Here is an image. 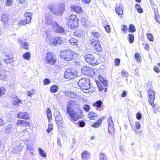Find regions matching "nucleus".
I'll use <instances>...</instances> for the list:
<instances>
[{
  "mask_svg": "<svg viewBox=\"0 0 160 160\" xmlns=\"http://www.w3.org/2000/svg\"><path fill=\"white\" fill-rule=\"evenodd\" d=\"M73 101L70 100L68 102V105L67 107V111L70 116L71 121L74 122L81 118L82 114L80 112H76L74 110L70 107V104L73 103Z\"/></svg>",
  "mask_w": 160,
  "mask_h": 160,
  "instance_id": "f257e3e1",
  "label": "nucleus"
},
{
  "mask_svg": "<svg viewBox=\"0 0 160 160\" xmlns=\"http://www.w3.org/2000/svg\"><path fill=\"white\" fill-rule=\"evenodd\" d=\"M49 8L54 14L59 15L63 13L65 8L64 4L61 3L58 5L53 4L49 6Z\"/></svg>",
  "mask_w": 160,
  "mask_h": 160,
  "instance_id": "f03ea898",
  "label": "nucleus"
},
{
  "mask_svg": "<svg viewBox=\"0 0 160 160\" xmlns=\"http://www.w3.org/2000/svg\"><path fill=\"white\" fill-rule=\"evenodd\" d=\"M79 87L83 90V92H87L88 90L90 87V81L89 79L82 78L78 82Z\"/></svg>",
  "mask_w": 160,
  "mask_h": 160,
  "instance_id": "7ed1b4c3",
  "label": "nucleus"
},
{
  "mask_svg": "<svg viewBox=\"0 0 160 160\" xmlns=\"http://www.w3.org/2000/svg\"><path fill=\"white\" fill-rule=\"evenodd\" d=\"M61 58L66 61H69L73 58V52L71 50H64L61 52L60 54Z\"/></svg>",
  "mask_w": 160,
  "mask_h": 160,
  "instance_id": "20e7f679",
  "label": "nucleus"
},
{
  "mask_svg": "<svg viewBox=\"0 0 160 160\" xmlns=\"http://www.w3.org/2000/svg\"><path fill=\"white\" fill-rule=\"evenodd\" d=\"M83 57L86 61L89 64L94 66L99 63L96 58L92 54L88 53L84 54Z\"/></svg>",
  "mask_w": 160,
  "mask_h": 160,
  "instance_id": "39448f33",
  "label": "nucleus"
},
{
  "mask_svg": "<svg viewBox=\"0 0 160 160\" xmlns=\"http://www.w3.org/2000/svg\"><path fill=\"white\" fill-rule=\"evenodd\" d=\"M46 63L52 65L54 64L56 59L55 56L52 52H48L45 58Z\"/></svg>",
  "mask_w": 160,
  "mask_h": 160,
  "instance_id": "423d86ee",
  "label": "nucleus"
},
{
  "mask_svg": "<svg viewBox=\"0 0 160 160\" xmlns=\"http://www.w3.org/2000/svg\"><path fill=\"white\" fill-rule=\"evenodd\" d=\"M99 42L98 39H94L92 38L90 40L89 42V43L92 45L93 48L98 52H100L102 49Z\"/></svg>",
  "mask_w": 160,
  "mask_h": 160,
  "instance_id": "0eeeda50",
  "label": "nucleus"
},
{
  "mask_svg": "<svg viewBox=\"0 0 160 160\" xmlns=\"http://www.w3.org/2000/svg\"><path fill=\"white\" fill-rule=\"evenodd\" d=\"M78 75V73L76 72H72L71 68L67 69L64 72V77L67 79H72Z\"/></svg>",
  "mask_w": 160,
  "mask_h": 160,
  "instance_id": "6e6552de",
  "label": "nucleus"
},
{
  "mask_svg": "<svg viewBox=\"0 0 160 160\" xmlns=\"http://www.w3.org/2000/svg\"><path fill=\"white\" fill-rule=\"evenodd\" d=\"M50 43L55 46L57 45L62 44L63 43L62 38L61 37L56 36L49 40Z\"/></svg>",
  "mask_w": 160,
  "mask_h": 160,
  "instance_id": "1a4fd4ad",
  "label": "nucleus"
},
{
  "mask_svg": "<svg viewBox=\"0 0 160 160\" xmlns=\"http://www.w3.org/2000/svg\"><path fill=\"white\" fill-rule=\"evenodd\" d=\"M52 27L55 32L62 33H65V31L64 28L60 26L55 22H53V27Z\"/></svg>",
  "mask_w": 160,
  "mask_h": 160,
  "instance_id": "9d476101",
  "label": "nucleus"
},
{
  "mask_svg": "<svg viewBox=\"0 0 160 160\" xmlns=\"http://www.w3.org/2000/svg\"><path fill=\"white\" fill-rule=\"evenodd\" d=\"M81 72L83 74L88 76L92 74L94 71L88 67L85 66L82 68Z\"/></svg>",
  "mask_w": 160,
  "mask_h": 160,
  "instance_id": "9b49d317",
  "label": "nucleus"
},
{
  "mask_svg": "<svg viewBox=\"0 0 160 160\" xmlns=\"http://www.w3.org/2000/svg\"><path fill=\"white\" fill-rule=\"evenodd\" d=\"M108 129L109 133L112 136H113V132L114 131V128L113 122L111 118H109L108 119Z\"/></svg>",
  "mask_w": 160,
  "mask_h": 160,
  "instance_id": "f8f14e48",
  "label": "nucleus"
},
{
  "mask_svg": "<svg viewBox=\"0 0 160 160\" xmlns=\"http://www.w3.org/2000/svg\"><path fill=\"white\" fill-rule=\"evenodd\" d=\"M149 96L148 102L150 105H153V102L155 98V93L152 90H150L148 91Z\"/></svg>",
  "mask_w": 160,
  "mask_h": 160,
  "instance_id": "ddd939ff",
  "label": "nucleus"
},
{
  "mask_svg": "<svg viewBox=\"0 0 160 160\" xmlns=\"http://www.w3.org/2000/svg\"><path fill=\"white\" fill-rule=\"evenodd\" d=\"M13 127L12 125L9 124L5 128L4 130V132L6 134H10L13 132Z\"/></svg>",
  "mask_w": 160,
  "mask_h": 160,
  "instance_id": "4468645a",
  "label": "nucleus"
},
{
  "mask_svg": "<svg viewBox=\"0 0 160 160\" xmlns=\"http://www.w3.org/2000/svg\"><path fill=\"white\" fill-rule=\"evenodd\" d=\"M54 116L56 122L62 121V118L59 111H55L54 112Z\"/></svg>",
  "mask_w": 160,
  "mask_h": 160,
  "instance_id": "2eb2a0df",
  "label": "nucleus"
},
{
  "mask_svg": "<svg viewBox=\"0 0 160 160\" xmlns=\"http://www.w3.org/2000/svg\"><path fill=\"white\" fill-rule=\"evenodd\" d=\"M8 17L7 14L3 13L1 15V21L4 24H7L8 22Z\"/></svg>",
  "mask_w": 160,
  "mask_h": 160,
  "instance_id": "dca6fc26",
  "label": "nucleus"
},
{
  "mask_svg": "<svg viewBox=\"0 0 160 160\" xmlns=\"http://www.w3.org/2000/svg\"><path fill=\"white\" fill-rule=\"evenodd\" d=\"M67 25L71 29H73L78 26L77 22L68 20L66 23Z\"/></svg>",
  "mask_w": 160,
  "mask_h": 160,
  "instance_id": "f3484780",
  "label": "nucleus"
},
{
  "mask_svg": "<svg viewBox=\"0 0 160 160\" xmlns=\"http://www.w3.org/2000/svg\"><path fill=\"white\" fill-rule=\"evenodd\" d=\"M4 61L7 64L12 62L13 59L12 56L11 55H6L4 59Z\"/></svg>",
  "mask_w": 160,
  "mask_h": 160,
  "instance_id": "a211bd4d",
  "label": "nucleus"
},
{
  "mask_svg": "<svg viewBox=\"0 0 160 160\" xmlns=\"http://www.w3.org/2000/svg\"><path fill=\"white\" fill-rule=\"evenodd\" d=\"M17 117L18 118L26 119H28V114L26 112H19L17 115Z\"/></svg>",
  "mask_w": 160,
  "mask_h": 160,
  "instance_id": "6ab92c4d",
  "label": "nucleus"
},
{
  "mask_svg": "<svg viewBox=\"0 0 160 160\" xmlns=\"http://www.w3.org/2000/svg\"><path fill=\"white\" fill-rule=\"evenodd\" d=\"M98 116L97 113L93 112H90L88 114V117L91 120H95L97 118Z\"/></svg>",
  "mask_w": 160,
  "mask_h": 160,
  "instance_id": "aec40b11",
  "label": "nucleus"
},
{
  "mask_svg": "<svg viewBox=\"0 0 160 160\" xmlns=\"http://www.w3.org/2000/svg\"><path fill=\"white\" fill-rule=\"evenodd\" d=\"M23 124L24 125V126H26L29 125L30 124L29 122L26 121L25 120H18L17 121L16 125H20Z\"/></svg>",
  "mask_w": 160,
  "mask_h": 160,
  "instance_id": "412c9836",
  "label": "nucleus"
},
{
  "mask_svg": "<svg viewBox=\"0 0 160 160\" xmlns=\"http://www.w3.org/2000/svg\"><path fill=\"white\" fill-rule=\"evenodd\" d=\"M32 14L29 12H26L25 13V17L26 18V21L28 23H29L32 18Z\"/></svg>",
  "mask_w": 160,
  "mask_h": 160,
  "instance_id": "4be33fe9",
  "label": "nucleus"
},
{
  "mask_svg": "<svg viewBox=\"0 0 160 160\" xmlns=\"http://www.w3.org/2000/svg\"><path fill=\"white\" fill-rule=\"evenodd\" d=\"M90 156V153L86 151L83 152L82 154V160H88Z\"/></svg>",
  "mask_w": 160,
  "mask_h": 160,
  "instance_id": "5701e85b",
  "label": "nucleus"
},
{
  "mask_svg": "<svg viewBox=\"0 0 160 160\" xmlns=\"http://www.w3.org/2000/svg\"><path fill=\"white\" fill-rule=\"evenodd\" d=\"M12 103L13 105L16 107H18L20 104L22 103V101L18 97H14L12 100Z\"/></svg>",
  "mask_w": 160,
  "mask_h": 160,
  "instance_id": "b1692460",
  "label": "nucleus"
},
{
  "mask_svg": "<svg viewBox=\"0 0 160 160\" xmlns=\"http://www.w3.org/2000/svg\"><path fill=\"white\" fill-rule=\"evenodd\" d=\"M52 17L51 15L47 16L45 19V22L47 24L50 25H52L53 27V23L54 22L52 21Z\"/></svg>",
  "mask_w": 160,
  "mask_h": 160,
  "instance_id": "393cba45",
  "label": "nucleus"
},
{
  "mask_svg": "<svg viewBox=\"0 0 160 160\" xmlns=\"http://www.w3.org/2000/svg\"><path fill=\"white\" fill-rule=\"evenodd\" d=\"M122 5L121 4L119 6H117L116 8V12L119 15H122L123 13V10L122 9Z\"/></svg>",
  "mask_w": 160,
  "mask_h": 160,
  "instance_id": "a878e982",
  "label": "nucleus"
},
{
  "mask_svg": "<svg viewBox=\"0 0 160 160\" xmlns=\"http://www.w3.org/2000/svg\"><path fill=\"white\" fill-rule=\"evenodd\" d=\"M18 42L21 46H23V48L25 49H28L29 44L27 42H23L21 39H19L18 41Z\"/></svg>",
  "mask_w": 160,
  "mask_h": 160,
  "instance_id": "bb28decb",
  "label": "nucleus"
},
{
  "mask_svg": "<svg viewBox=\"0 0 160 160\" xmlns=\"http://www.w3.org/2000/svg\"><path fill=\"white\" fill-rule=\"evenodd\" d=\"M71 8L72 10L78 13H80L82 11L81 8L79 6H72L71 7Z\"/></svg>",
  "mask_w": 160,
  "mask_h": 160,
  "instance_id": "cd10ccee",
  "label": "nucleus"
},
{
  "mask_svg": "<svg viewBox=\"0 0 160 160\" xmlns=\"http://www.w3.org/2000/svg\"><path fill=\"white\" fill-rule=\"evenodd\" d=\"M84 34L83 31L81 29L78 30L73 33V35L78 37H81Z\"/></svg>",
  "mask_w": 160,
  "mask_h": 160,
  "instance_id": "c85d7f7f",
  "label": "nucleus"
},
{
  "mask_svg": "<svg viewBox=\"0 0 160 160\" xmlns=\"http://www.w3.org/2000/svg\"><path fill=\"white\" fill-rule=\"evenodd\" d=\"M58 86L56 85H54L51 87L50 91L52 93H56L58 91Z\"/></svg>",
  "mask_w": 160,
  "mask_h": 160,
  "instance_id": "c756f323",
  "label": "nucleus"
},
{
  "mask_svg": "<svg viewBox=\"0 0 160 160\" xmlns=\"http://www.w3.org/2000/svg\"><path fill=\"white\" fill-rule=\"evenodd\" d=\"M47 114V118L49 122H50L52 119V115L51 114V111L49 108H48L47 110L46 111Z\"/></svg>",
  "mask_w": 160,
  "mask_h": 160,
  "instance_id": "7c9ffc66",
  "label": "nucleus"
},
{
  "mask_svg": "<svg viewBox=\"0 0 160 160\" xmlns=\"http://www.w3.org/2000/svg\"><path fill=\"white\" fill-rule=\"evenodd\" d=\"M102 122V121L101 119H99L97 122L93 123L92 125V126L95 128H98L100 126Z\"/></svg>",
  "mask_w": 160,
  "mask_h": 160,
  "instance_id": "2f4dec72",
  "label": "nucleus"
},
{
  "mask_svg": "<svg viewBox=\"0 0 160 160\" xmlns=\"http://www.w3.org/2000/svg\"><path fill=\"white\" fill-rule=\"evenodd\" d=\"M153 105H151L153 107L152 110H153L154 112V113H156L159 112L160 110L159 106L158 105H155L154 103H153Z\"/></svg>",
  "mask_w": 160,
  "mask_h": 160,
  "instance_id": "473e14b6",
  "label": "nucleus"
},
{
  "mask_svg": "<svg viewBox=\"0 0 160 160\" xmlns=\"http://www.w3.org/2000/svg\"><path fill=\"white\" fill-rule=\"evenodd\" d=\"M69 42L72 45H77L78 44V41L74 38H72L69 41Z\"/></svg>",
  "mask_w": 160,
  "mask_h": 160,
  "instance_id": "72a5a7b5",
  "label": "nucleus"
},
{
  "mask_svg": "<svg viewBox=\"0 0 160 160\" xmlns=\"http://www.w3.org/2000/svg\"><path fill=\"white\" fill-rule=\"evenodd\" d=\"M44 36L46 39L50 40V38L51 36L50 32L49 30H47L45 31V33H44Z\"/></svg>",
  "mask_w": 160,
  "mask_h": 160,
  "instance_id": "f704fd0d",
  "label": "nucleus"
},
{
  "mask_svg": "<svg viewBox=\"0 0 160 160\" xmlns=\"http://www.w3.org/2000/svg\"><path fill=\"white\" fill-rule=\"evenodd\" d=\"M65 94L68 97L72 98H75L76 97L75 94L71 92H66Z\"/></svg>",
  "mask_w": 160,
  "mask_h": 160,
  "instance_id": "c9c22d12",
  "label": "nucleus"
},
{
  "mask_svg": "<svg viewBox=\"0 0 160 160\" xmlns=\"http://www.w3.org/2000/svg\"><path fill=\"white\" fill-rule=\"evenodd\" d=\"M81 23L83 25L87 26L89 24V22L87 18H82L81 20Z\"/></svg>",
  "mask_w": 160,
  "mask_h": 160,
  "instance_id": "e433bc0d",
  "label": "nucleus"
},
{
  "mask_svg": "<svg viewBox=\"0 0 160 160\" xmlns=\"http://www.w3.org/2000/svg\"><path fill=\"white\" fill-rule=\"evenodd\" d=\"M23 58L24 59L29 60L31 58V54L30 52H27L24 54L22 56Z\"/></svg>",
  "mask_w": 160,
  "mask_h": 160,
  "instance_id": "4c0bfd02",
  "label": "nucleus"
},
{
  "mask_svg": "<svg viewBox=\"0 0 160 160\" xmlns=\"http://www.w3.org/2000/svg\"><path fill=\"white\" fill-rule=\"evenodd\" d=\"M97 84L99 91H102L104 89V91L105 92H106L107 88H104L102 85L99 82H97Z\"/></svg>",
  "mask_w": 160,
  "mask_h": 160,
  "instance_id": "58836bf2",
  "label": "nucleus"
},
{
  "mask_svg": "<svg viewBox=\"0 0 160 160\" xmlns=\"http://www.w3.org/2000/svg\"><path fill=\"white\" fill-rule=\"evenodd\" d=\"M69 20L77 22L78 20V18L76 15L72 14L70 17Z\"/></svg>",
  "mask_w": 160,
  "mask_h": 160,
  "instance_id": "ea45409f",
  "label": "nucleus"
},
{
  "mask_svg": "<svg viewBox=\"0 0 160 160\" xmlns=\"http://www.w3.org/2000/svg\"><path fill=\"white\" fill-rule=\"evenodd\" d=\"M92 37L95 38V39H98V38L100 37V33L98 32H92Z\"/></svg>",
  "mask_w": 160,
  "mask_h": 160,
  "instance_id": "a19ab883",
  "label": "nucleus"
},
{
  "mask_svg": "<svg viewBox=\"0 0 160 160\" xmlns=\"http://www.w3.org/2000/svg\"><path fill=\"white\" fill-rule=\"evenodd\" d=\"M102 103V102L100 100H98L93 104V106L99 108L101 107Z\"/></svg>",
  "mask_w": 160,
  "mask_h": 160,
  "instance_id": "79ce46f5",
  "label": "nucleus"
},
{
  "mask_svg": "<svg viewBox=\"0 0 160 160\" xmlns=\"http://www.w3.org/2000/svg\"><path fill=\"white\" fill-rule=\"evenodd\" d=\"M129 42L130 43H132L134 40V37L133 34H130L128 36Z\"/></svg>",
  "mask_w": 160,
  "mask_h": 160,
  "instance_id": "37998d69",
  "label": "nucleus"
},
{
  "mask_svg": "<svg viewBox=\"0 0 160 160\" xmlns=\"http://www.w3.org/2000/svg\"><path fill=\"white\" fill-rule=\"evenodd\" d=\"M129 32H134L136 31L135 27L132 24H130L129 27Z\"/></svg>",
  "mask_w": 160,
  "mask_h": 160,
  "instance_id": "c03bdc74",
  "label": "nucleus"
},
{
  "mask_svg": "<svg viewBox=\"0 0 160 160\" xmlns=\"http://www.w3.org/2000/svg\"><path fill=\"white\" fill-rule=\"evenodd\" d=\"M7 78L6 75L2 72H0V80H5Z\"/></svg>",
  "mask_w": 160,
  "mask_h": 160,
  "instance_id": "a18cd8bd",
  "label": "nucleus"
},
{
  "mask_svg": "<svg viewBox=\"0 0 160 160\" xmlns=\"http://www.w3.org/2000/svg\"><path fill=\"white\" fill-rule=\"evenodd\" d=\"M83 108L84 111L88 112L90 110V107L89 105L85 104L83 105Z\"/></svg>",
  "mask_w": 160,
  "mask_h": 160,
  "instance_id": "49530a36",
  "label": "nucleus"
},
{
  "mask_svg": "<svg viewBox=\"0 0 160 160\" xmlns=\"http://www.w3.org/2000/svg\"><path fill=\"white\" fill-rule=\"evenodd\" d=\"M100 160H108L106 155L104 153H102L100 156Z\"/></svg>",
  "mask_w": 160,
  "mask_h": 160,
  "instance_id": "de8ad7c7",
  "label": "nucleus"
},
{
  "mask_svg": "<svg viewBox=\"0 0 160 160\" xmlns=\"http://www.w3.org/2000/svg\"><path fill=\"white\" fill-rule=\"evenodd\" d=\"M52 124L51 123L49 122V123L48 124V128L47 130V132L48 133H49L51 132V131L52 130Z\"/></svg>",
  "mask_w": 160,
  "mask_h": 160,
  "instance_id": "09e8293b",
  "label": "nucleus"
},
{
  "mask_svg": "<svg viewBox=\"0 0 160 160\" xmlns=\"http://www.w3.org/2000/svg\"><path fill=\"white\" fill-rule=\"evenodd\" d=\"M5 91L6 89L4 87H2L0 88V97L5 94Z\"/></svg>",
  "mask_w": 160,
  "mask_h": 160,
  "instance_id": "8fccbe9b",
  "label": "nucleus"
},
{
  "mask_svg": "<svg viewBox=\"0 0 160 160\" xmlns=\"http://www.w3.org/2000/svg\"><path fill=\"white\" fill-rule=\"evenodd\" d=\"M85 123L83 121L80 120L78 122L77 125H78L81 127H83L85 125Z\"/></svg>",
  "mask_w": 160,
  "mask_h": 160,
  "instance_id": "3c124183",
  "label": "nucleus"
},
{
  "mask_svg": "<svg viewBox=\"0 0 160 160\" xmlns=\"http://www.w3.org/2000/svg\"><path fill=\"white\" fill-rule=\"evenodd\" d=\"M35 90L34 89H32L27 92V95L30 97H31L35 93Z\"/></svg>",
  "mask_w": 160,
  "mask_h": 160,
  "instance_id": "603ef678",
  "label": "nucleus"
},
{
  "mask_svg": "<svg viewBox=\"0 0 160 160\" xmlns=\"http://www.w3.org/2000/svg\"><path fill=\"white\" fill-rule=\"evenodd\" d=\"M157 11H158V10H154V13H155V20L157 22H159V23H160L159 22V17L158 16V13L157 14L156 13V12H157Z\"/></svg>",
  "mask_w": 160,
  "mask_h": 160,
  "instance_id": "864d4df0",
  "label": "nucleus"
},
{
  "mask_svg": "<svg viewBox=\"0 0 160 160\" xmlns=\"http://www.w3.org/2000/svg\"><path fill=\"white\" fill-rule=\"evenodd\" d=\"M39 151L40 154L42 157H45L46 156V153L41 148H39Z\"/></svg>",
  "mask_w": 160,
  "mask_h": 160,
  "instance_id": "5fc2aeb1",
  "label": "nucleus"
},
{
  "mask_svg": "<svg viewBox=\"0 0 160 160\" xmlns=\"http://www.w3.org/2000/svg\"><path fill=\"white\" fill-rule=\"evenodd\" d=\"M102 24H103V26H104V27L106 31L108 32H109L110 31V28L109 26L108 25H105L104 24V23H103Z\"/></svg>",
  "mask_w": 160,
  "mask_h": 160,
  "instance_id": "6e6d98bb",
  "label": "nucleus"
},
{
  "mask_svg": "<svg viewBox=\"0 0 160 160\" xmlns=\"http://www.w3.org/2000/svg\"><path fill=\"white\" fill-rule=\"evenodd\" d=\"M134 57L135 59L138 61H140V55L138 52L136 53L134 55Z\"/></svg>",
  "mask_w": 160,
  "mask_h": 160,
  "instance_id": "4d7b16f0",
  "label": "nucleus"
},
{
  "mask_svg": "<svg viewBox=\"0 0 160 160\" xmlns=\"http://www.w3.org/2000/svg\"><path fill=\"white\" fill-rule=\"evenodd\" d=\"M28 24L25 20H20L18 22V24L20 25H24L26 24Z\"/></svg>",
  "mask_w": 160,
  "mask_h": 160,
  "instance_id": "13d9d810",
  "label": "nucleus"
},
{
  "mask_svg": "<svg viewBox=\"0 0 160 160\" xmlns=\"http://www.w3.org/2000/svg\"><path fill=\"white\" fill-rule=\"evenodd\" d=\"M12 3V0H6L5 1V4L7 6H11Z\"/></svg>",
  "mask_w": 160,
  "mask_h": 160,
  "instance_id": "bf43d9fd",
  "label": "nucleus"
},
{
  "mask_svg": "<svg viewBox=\"0 0 160 160\" xmlns=\"http://www.w3.org/2000/svg\"><path fill=\"white\" fill-rule=\"evenodd\" d=\"M120 59L119 58H116L115 60V65L116 66H118L120 63Z\"/></svg>",
  "mask_w": 160,
  "mask_h": 160,
  "instance_id": "052dcab7",
  "label": "nucleus"
},
{
  "mask_svg": "<svg viewBox=\"0 0 160 160\" xmlns=\"http://www.w3.org/2000/svg\"><path fill=\"white\" fill-rule=\"evenodd\" d=\"M50 82V80L48 78H46L43 80V83L45 85L49 84Z\"/></svg>",
  "mask_w": 160,
  "mask_h": 160,
  "instance_id": "680f3d73",
  "label": "nucleus"
},
{
  "mask_svg": "<svg viewBox=\"0 0 160 160\" xmlns=\"http://www.w3.org/2000/svg\"><path fill=\"white\" fill-rule=\"evenodd\" d=\"M148 38L149 40L151 41H153V36L152 34L150 33H148Z\"/></svg>",
  "mask_w": 160,
  "mask_h": 160,
  "instance_id": "e2e57ef3",
  "label": "nucleus"
},
{
  "mask_svg": "<svg viewBox=\"0 0 160 160\" xmlns=\"http://www.w3.org/2000/svg\"><path fill=\"white\" fill-rule=\"evenodd\" d=\"M135 126L136 127V128L138 130L140 128V122H136L135 123Z\"/></svg>",
  "mask_w": 160,
  "mask_h": 160,
  "instance_id": "0e129e2a",
  "label": "nucleus"
},
{
  "mask_svg": "<svg viewBox=\"0 0 160 160\" xmlns=\"http://www.w3.org/2000/svg\"><path fill=\"white\" fill-rule=\"evenodd\" d=\"M128 28V27L126 26L125 25H123L122 26L121 30L123 32H125L127 31Z\"/></svg>",
  "mask_w": 160,
  "mask_h": 160,
  "instance_id": "69168bd1",
  "label": "nucleus"
},
{
  "mask_svg": "<svg viewBox=\"0 0 160 160\" xmlns=\"http://www.w3.org/2000/svg\"><path fill=\"white\" fill-rule=\"evenodd\" d=\"M136 118L137 119L140 120L142 118V115L140 112H138L136 115Z\"/></svg>",
  "mask_w": 160,
  "mask_h": 160,
  "instance_id": "338daca9",
  "label": "nucleus"
},
{
  "mask_svg": "<svg viewBox=\"0 0 160 160\" xmlns=\"http://www.w3.org/2000/svg\"><path fill=\"white\" fill-rule=\"evenodd\" d=\"M122 75L125 77H127L128 75V73L125 70H123L122 72Z\"/></svg>",
  "mask_w": 160,
  "mask_h": 160,
  "instance_id": "774afa93",
  "label": "nucleus"
}]
</instances>
